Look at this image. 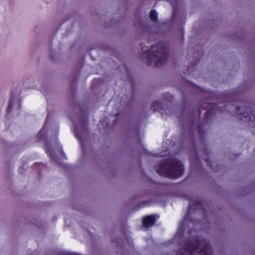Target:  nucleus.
I'll list each match as a JSON object with an SVG mask.
<instances>
[{"mask_svg":"<svg viewBox=\"0 0 255 255\" xmlns=\"http://www.w3.org/2000/svg\"><path fill=\"white\" fill-rule=\"evenodd\" d=\"M169 48L167 44L158 43L153 45L147 51L146 65L160 67L166 62Z\"/></svg>","mask_w":255,"mask_h":255,"instance_id":"1","label":"nucleus"},{"mask_svg":"<svg viewBox=\"0 0 255 255\" xmlns=\"http://www.w3.org/2000/svg\"><path fill=\"white\" fill-rule=\"evenodd\" d=\"M180 254L181 255H212V250L207 241L200 240L188 245Z\"/></svg>","mask_w":255,"mask_h":255,"instance_id":"2","label":"nucleus"},{"mask_svg":"<svg viewBox=\"0 0 255 255\" xmlns=\"http://www.w3.org/2000/svg\"><path fill=\"white\" fill-rule=\"evenodd\" d=\"M183 171L181 163L175 160H168L159 167L158 172L159 174L170 178H178Z\"/></svg>","mask_w":255,"mask_h":255,"instance_id":"3","label":"nucleus"},{"mask_svg":"<svg viewBox=\"0 0 255 255\" xmlns=\"http://www.w3.org/2000/svg\"><path fill=\"white\" fill-rule=\"evenodd\" d=\"M20 108V102L19 100H15L13 97L11 96L6 112H11L12 110H19Z\"/></svg>","mask_w":255,"mask_h":255,"instance_id":"4","label":"nucleus"},{"mask_svg":"<svg viewBox=\"0 0 255 255\" xmlns=\"http://www.w3.org/2000/svg\"><path fill=\"white\" fill-rule=\"evenodd\" d=\"M143 226L146 228L152 226L155 223V217L154 215L147 216L142 221Z\"/></svg>","mask_w":255,"mask_h":255,"instance_id":"5","label":"nucleus"},{"mask_svg":"<svg viewBox=\"0 0 255 255\" xmlns=\"http://www.w3.org/2000/svg\"><path fill=\"white\" fill-rule=\"evenodd\" d=\"M151 110L152 112H160L161 110L165 111L166 109H163L162 107V104L159 101H154L151 105Z\"/></svg>","mask_w":255,"mask_h":255,"instance_id":"6","label":"nucleus"},{"mask_svg":"<svg viewBox=\"0 0 255 255\" xmlns=\"http://www.w3.org/2000/svg\"><path fill=\"white\" fill-rule=\"evenodd\" d=\"M149 18L150 20L153 22H157L158 19V14L157 11L155 10L152 9L150 11L149 13Z\"/></svg>","mask_w":255,"mask_h":255,"instance_id":"7","label":"nucleus"},{"mask_svg":"<svg viewBox=\"0 0 255 255\" xmlns=\"http://www.w3.org/2000/svg\"><path fill=\"white\" fill-rule=\"evenodd\" d=\"M208 112H212V111L210 110V111H209Z\"/></svg>","mask_w":255,"mask_h":255,"instance_id":"8","label":"nucleus"}]
</instances>
